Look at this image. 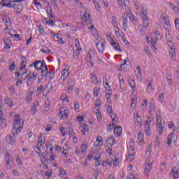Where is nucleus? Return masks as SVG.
Listing matches in <instances>:
<instances>
[{
    "mask_svg": "<svg viewBox=\"0 0 179 179\" xmlns=\"http://www.w3.org/2000/svg\"><path fill=\"white\" fill-rule=\"evenodd\" d=\"M24 122L20 118V115H16L15 116L13 122V131L12 134L8 135L6 138L7 143L8 145H13L17 141L16 135L23 129Z\"/></svg>",
    "mask_w": 179,
    "mask_h": 179,
    "instance_id": "obj_1",
    "label": "nucleus"
},
{
    "mask_svg": "<svg viewBox=\"0 0 179 179\" xmlns=\"http://www.w3.org/2000/svg\"><path fill=\"white\" fill-rule=\"evenodd\" d=\"M128 17L133 23H138V18L132 15V11H131L129 6L125 8V13H124L122 18L123 30L124 31H127V29H128Z\"/></svg>",
    "mask_w": 179,
    "mask_h": 179,
    "instance_id": "obj_2",
    "label": "nucleus"
},
{
    "mask_svg": "<svg viewBox=\"0 0 179 179\" xmlns=\"http://www.w3.org/2000/svg\"><path fill=\"white\" fill-rule=\"evenodd\" d=\"M156 127L157 131L159 132V135L163 134V129H164V125L162 123V115H160V111L156 113Z\"/></svg>",
    "mask_w": 179,
    "mask_h": 179,
    "instance_id": "obj_3",
    "label": "nucleus"
},
{
    "mask_svg": "<svg viewBox=\"0 0 179 179\" xmlns=\"http://www.w3.org/2000/svg\"><path fill=\"white\" fill-rule=\"evenodd\" d=\"M152 164H153V159L151 157L146 158L145 164V174L146 177H149V173L152 170Z\"/></svg>",
    "mask_w": 179,
    "mask_h": 179,
    "instance_id": "obj_4",
    "label": "nucleus"
},
{
    "mask_svg": "<svg viewBox=\"0 0 179 179\" xmlns=\"http://www.w3.org/2000/svg\"><path fill=\"white\" fill-rule=\"evenodd\" d=\"M150 124H152V117H148L147 120L145 121V133L147 136H150L152 131L150 130Z\"/></svg>",
    "mask_w": 179,
    "mask_h": 179,
    "instance_id": "obj_5",
    "label": "nucleus"
},
{
    "mask_svg": "<svg viewBox=\"0 0 179 179\" xmlns=\"http://www.w3.org/2000/svg\"><path fill=\"white\" fill-rule=\"evenodd\" d=\"M166 40H168V45L170 47V50H169V55L171 57V59H173L174 61V59H176V48H173L171 46V39L170 38V37H168L167 35H166Z\"/></svg>",
    "mask_w": 179,
    "mask_h": 179,
    "instance_id": "obj_6",
    "label": "nucleus"
},
{
    "mask_svg": "<svg viewBox=\"0 0 179 179\" xmlns=\"http://www.w3.org/2000/svg\"><path fill=\"white\" fill-rule=\"evenodd\" d=\"M81 14V20L83 22H85L86 24H92L93 23V21H92V19L90 18V13H87V11L85 10Z\"/></svg>",
    "mask_w": 179,
    "mask_h": 179,
    "instance_id": "obj_7",
    "label": "nucleus"
},
{
    "mask_svg": "<svg viewBox=\"0 0 179 179\" xmlns=\"http://www.w3.org/2000/svg\"><path fill=\"white\" fill-rule=\"evenodd\" d=\"M47 66V64L45 62L41 60H36L35 61V69L36 71H43L44 68Z\"/></svg>",
    "mask_w": 179,
    "mask_h": 179,
    "instance_id": "obj_8",
    "label": "nucleus"
},
{
    "mask_svg": "<svg viewBox=\"0 0 179 179\" xmlns=\"http://www.w3.org/2000/svg\"><path fill=\"white\" fill-rule=\"evenodd\" d=\"M141 16L143 19V25L144 29H148L149 26V18H148V13L146 11H142Z\"/></svg>",
    "mask_w": 179,
    "mask_h": 179,
    "instance_id": "obj_9",
    "label": "nucleus"
},
{
    "mask_svg": "<svg viewBox=\"0 0 179 179\" xmlns=\"http://www.w3.org/2000/svg\"><path fill=\"white\" fill-rule=\"evenodd\" d=\"M59 115L61 120L67 118L68 115H69V110H68V108L62 107L59 110Z\"/></svg>",
    "mask_w": 179,
    "mask_h": 179,
    "instance_id": "obj_10",
    "label": "nucleus"
},
{
    "mask_svg": "<svg viewBox=\"0 0 179 179\" xmlns=\"http://www.w3.org/2000/svg\"><path fill=\"white\" fill-rule=\"evenodd\" d=\"M69 76V71L66 69H63L62 71V76L59 79L60 85H64L65 83V80Z\"/></svg>",
    "mask_w": 179,
    "mask_h": 179,
    "instance_id": "obj_11",
    "label": "nucleus"
},
{
    "mask_svg": "<svg viewBox=\"0 0 179 179\" xmlns=\"http://www.w3.org/2000/svg\"><path fill=\"white\" fill-rule=\"evenodd\" d=\"M7 8H14V9L16 10L17 13H20V12H22V10H23V7L22 6V5L20 4H13L9 3L8 4H6Z\"/></svg>",
    "mask_w": 179,
    "mask_h": 179,
    "instance_id": "obj_12",
    "label": "nucleus"
},
{
    "mask_svg": "<svg viewBox=\"0 0 179 179\" xmlns=\"http://www.w3.org/2000/svg\"><path fill=\"white\" fill-rule=\"evenodd\" d=\"M134 120L136 125H138V127H141L142 125V118L141 117L139 113L136 112L135 113H134Z\"/></svg>",
    "mask_w": 179,
    "mask_h": 179,
    "instance_id": "obj_13",
    "label": "nucleus"
},
{
    "mask_svg": "<svg viewBox=\"0 0 179 179\" xmlns=\"http://www.w3.org/2000/svg\"><path fill=\"white\" fill-rule=\"evenodd\" d=\"M96 48L99 51V52H100L101 54H103V52H104V50L106 48V42L103 41V42H97L96 43Z\"/></svg>",
    "mask_w": 179,
    "mask_h": 179,
    "instance_id": "obj_14",
    "label": "nucleus"
},
{
    "mask_svg": "<svg viewBox=\"0 0 179 179\" xmlns=\"http://www.w3.org/2000/svg\"><path fill=\"white\" fill-rule=\"evenodd\" d=\"M46 12L48 13V16L49 19H55V16L54 15V13H52V9H51V3H48L46 6Z\"/></svg>",
    "mask_w": 179,
    "mask_h": 179,
    "instance_id": "obj_15",
    "label": "nucleus"
},
{
    "mask_svg": "<svg viewBox=\"0 0 179 179\" xmlns=\"http://www.w3.org/2000/svg\"><path fill=\"white\" fill-rule=\"evenodd\" d=\"M52 75H54V72L52 71H48V66H45L43 68V70L41 71V76H50V78H52Z\"/></svg>",
    "mask_w": 179,
    "mask_h": 179,
    "instance_id": "obj_16",
    "label": "nucleus"
},
{
    "mask_svg": "<svg viewBox=\"0 0 179 179\" xmlns=\"http://www.w3.org/2000/svg\"><path fill=\"white\" fill-rule=\"evenodd\" d=\"M40 106V102L38 101H35L33 103V106L31 108V113L32 115H35V114L37 113V108Z\"/></svg>",
    "mask_w": 179,
    "mask_h": 179,
    "instance_id": "obj_17",
    "label": "nucleus"
},
{
    "mask_svg": "<svg viewBox=\"0 0 179 179\" xmlns=\"http://www.w3.org/2000/svg\"><path fill=\"white\" fill-rule=\"evenodd\" d=\"M156 110V107L155 105V100L151 99L150 101V106H149V113L151 115H153V113H155Z\"/></svg>",
    "mask_w": 179,
    "mask_h": 179,
    "instance_id": "obj_18",
    "label": "nucleus"
},
{
    "mask_svg": "<svg viewBox=\"0 0 179 179\" xmlns=\"http://www.w3.org/2000/svg\"><path fill=\"white\" fill-rule=\"evenodd\" d=\"M6 166L8 167V166H10V163L13 162V158L12 157V156L10 155V153H7L6 155Z\"/></svg>",
    "mask_w": 179,
    "mask_h": 179,
    "instance_id": "obj_19",
    "label": "nucleus"
},
{
    "mask_svg": "<svg viewBox=\"0 0 179 179\" xmlns=\"http://www.w3.org/2000/svg\"><path fill=\"white\" fill-rule=\"evenodd\" d=\"M135 73L137 76L138 80H142V70L141 69V66L136 67V70H135Z\"/></svg>",
    "mask_w": 179,
    "mask_h": 179,
    "instance_id": "obj_20",
    "label": "nucleus"
},
{
    "mask_svg": "<svg viewBox=\"0 0 179 179\" xmlns=\"http://www.w3.org/2000/svg\"><path fill=\"white\" fill-rule=\"evenodd\" d=\"M170 177H172V178L174 179H178L179 175H178V170L176 169V167H174L171 172L169 174Z\"/></svg>",
    "mask_w": 179,
    "mask_h": 179,
    "instance_id": "obj_21",
    "label": "nucleus"
},
{
    "mask_svg": "<svg viewBox=\"0 0 179 179\" xmlns=\"http://www.w3.org/2000/svg\"><path fill=\"white\" fill-rule=\"evenodd\" d=\"M26 65H27V59L26 57L22 56L20 62V70L23 71L26 68Z\"/></svg>",
    "mask_w": 179,
    "mask_h": 179,
    "instance_id": "obj_22",
    "label": "nucleus"
},
{
    "mask_svg": "<svg viewBox=\"0 0 179 179\" xmlns=\"http://www.w3.org/2000/svg\"><path fill=\"white\" fill-rule=\"evenodd\" d=\"M89 148V143H83L81 144L80 150L82 155L86 153L87 152V149Z\"/></svg>",
    "mask_w": 179,
    "mask_h": 179,
    "instance_id": "obj_23",
    "label": "nucleus"
},
{
    "mask_svg": "<svg viewBox=\"0 0 179 179\" xmlns=\"http://www.w3.org/2000/svg\"><path fill=\"white\" fill-rule=\"evenodd\" d=\"M122 134V127L121 126L115 127L114 128V134L115 136H121Z\"/></svg>",
    "mask_w": 179,
    "mask_h": 179,
    "instance_id": "obj_24",
    "label": "nucleus"
},
{
    "mask_svg": "<svg viewBox=\"0 0 179 179\" xmlns=\"http://www.w3.org/2000/svg\"><path fill=\"white\" fill-rule=\"evenodd\" d=\"M80 130L81 131L82 134L86 135V132L89 131V127L87 124H81L80 125Z\"/></svg>",
    "mask_w": 179,
    "mask_h": 179,
    "instance_id": "obj_25",
    "label": "nucleus"
},
{
    "mask_svg": "<svg viewBox=\"0 0 179 179\" xmlns=\"http://www.w3.org/2000/svg\"><path fill=\"white\" fill-rule=\"evenodd\" d=\"M3 43L6 45V47H4V48L6 50H9L10 48V44L12 43V41H10V38H5L3 40Z\"/></svg>",
    "mask_w": 179,
    "mask_h": 179,
    "instance_id": "obj_26",
    "label": "nucleus"
},
{
    "mask_svg": "<svg viewBox=\"0 0 179 179\" xmlns=\"http://www.w3.org/2000/svg\"><path fill=\"white\" fill-rule=\"evenodd\" d=\"M94 146H96V148H100V146H103V138L101 136H98L96 138V141L94 143Z\"/></svg>",
    "mask_w": 179,
    "mask_h": 179,
    "instance_id": "obj_27",
    "label": "nucleus"
},
{
    "mask_svg": "<svg viewBox=\"0 0 179 179\" xmlns=\"http://www.w3.org/2000/svg\"><path fill=\"white\" fill-rule=\"evenodd\" d=\"M38 145H39L41 148L45 145V137L41 136L38 138Z\"/></svg>",
    "mask_w": 179,
    "mask_h": 179,
    "instance_id": "obj_28",
    "label": "nucleus"
},
{
    "mask_svg": "<svg viewBox=\"0 0 179 179\" xmlns=\"http://www.w3.org/2000/svg\"><path fill=\"white\" fill-rule=\"evenodd\" d=\"M110 45H112V47L116 51H119L120 52H121V51H122L121 50V47L120 46V43H118V41H115V42L112 43V44H110Z\"/></svg>",
    "mask_w": 179,
    "mask_h": 179,
    "instance_id": "obj_29",
    "label": "nucleus"
},
{
    "mask_svg": "<svg viewBox=\"0 0 179 179\" xmlns=\"http://www.w3.org/2000/svg\"><path fill=\"white\" fill-rule=\"evenodd\" d=\"M76 53L77 54V55H79V51H80V50H82V48H80V43L79 42V39H76Z\"/></svg>",
    "mask_w": 179,
    "mask_h": 179,
    "instance_id": "obj_30",
    "label": "nucleus"
},
{
    "mask_svg": "<svg viewBox=\"0 0 179 179\" xmlns=\"http://www.w3.org/2000/svg\"><path fill=\"white\" fill-rule=\"evenodd\" d=\"M152 90H153V87L152 85V83L150 80H148L147 82V87H146V92L147 93H152Z\"/></svg>",
    "mask_w": 179,
    "mask_h": 179,
    "instance_id": "obj_31",
    "label": "nucleus"
},
{
    "mask_svg": "<svg viewBox=\"0 0 179 179\" xmlns=\"http://www.w3.org/2000/svg\"><path fill=\"white\" fill-rule=\"evenodd\" d=\"M38 75V74L37 73V72L31 73V75L29 77V79L30 82H31V83H33L34 80H36V78H37Z\"/></svg>",
    "mask_w": 179,
    "mask_h": 179,
    "instance_id": "obj_32",
    "label": "nucleus"
},
{
    "mask_svg": "<svg viewBox=\"0 0 179 179\" xmlns=\"http://www.w3.org/2000/svg\"><path fill=\"white\" fill-rule=\"evenodd\" d=\"M5 118L3 117V111L0 110V125L1 127H3V125H5Z\"/></svg>",
    "mask_w": 179,
    "mask_h": 179,
    "instance_id": "obj_33",
    "label": "nucleus"
},
{
    "mask_svg": "<svg viewBox=\"0 0 179 179\" xmlns=\"http://www.w3.org/2000/svg\"><path fill=\"white\" fill-rule=\"evenodd\" d=\"M4 101L6 104L8 106V107H13V102L12 101V99H10V98L9 97L6 98Z\"/></svg>",
    "mask_w": 179,
    "mask_h": 179,
    "instance_id": "obj_34",
    "label": "nucleus"
},
{
    "mask_svg": "<svg viewBox=\"0 0 179 179\" xmlns=\"http://www.w3.org/2000/svg\"><path fill=\"white\" fill-rule=\"evenodd\" d=\"M48 18H44L43 20V23H46V24H51L52 26H54V24H55V22L51 19H50L49 20H47Z\"/></svg>",
    "mask_w": 179,
    "mask_h": 179,
    "instance_id": "obj_35",
    "label": "nucleus"
},
{
    "mask_svg": "<svg viewBox=\"0 0 179 179\" xmlns=\"http://www.w3.org/2000/svg\"><path fill=\"white\" fill-rule=\"evenodd\" d=\"M145 139V136L142 133L138 134V143H143V141Z\"/></svg>",
    "mask_w": 179,
    "mask_h": 179,
    "instance_id": "obj_36",
    "label": "nucleus"
},
{
    "mask_svg": "<svg viewBox=\"0 0 179 179\" xmlns=\"http://www.w3.org/2000/svg\"><path fill=\"white\" fill-rule=\"evenodd\" d=\"M53 40L55 41H57L59 43V44H64V40L62 39V38H60L59 36H58L57 34H56L55 36V37L53 38Z\"/></svg>",
    "mask_w": 179,
    "mask_h": 179,
    "instance_id": "obj_37",
    "label": "nucleus"
},
{
    "mask_svg": "<svg viewBox=\"0 0 179 179\" xmlns=\"http://www.w3.org/2000/svg\"><path fill=\"white\" fill-rule=\"evenodd\" d=\"M150 43L152 50L154 51V52H156V51H157V43H156V41H152Z\"/></svg>",
    "mask_w": 179,
    "mask_h": 179,
    "instance_id": "obj_38",
    "label": "nucleus"
},
{
    "mask_svg": "<svg viewBox=\"0 0 179 179\" xmlns=\"http://www.w3.org/2000/svg\"><path fill=\"white\" fill-rule=\"evenodd\" d=\"M129 85L130 86V87L132 89V90H134V89H135V87H136V83H135V80L131 79L129 80Z\"/></svg>",
    "mask_w": 179,
    "mask_h": 179,
    "instance_id": "obj_39",
    "label": "nucleus"
},
{
    "mask_svg": "<svg viewBox=\"0 0 179 179\" xmlns=\"http://www.w3.org/2000/svg\"><path fill=\"white\" fill-rule=\"evenodd\" d=\"M135 8L136 9V10H140V13L141 12H143V10H142V6L141 5V3H139V1H136L135 2Z\"/></svg>",
    "mask_w": 179,
    "mask_h": 179,
    "instance_id": "obj_40",
    "label": "nucleus"
},
{
    "mask_svg": "<svg viewBox=\"0 0 179 179\" xmlns=\"http://www.w3.org/2000/svg\"><path fill=\"white\" fill-rule=\"evenodd\" d=\"M119 37H121L124 44H129V42H128V41L127 40V37H125V34H123L122 31H121L120 36Z\"/></svg>",
    "mask_w": 179,
    "mask_h": 179,
    "instance_id": "obj_41",
    "label": "nucleus"
},
{
    "mask_svg": "<svg viewBox=\"0 0 179 179\" xmlns=\"http://www.w3.org/2000/svg\"><path fill=\"white\" fill-rule=\"evenodd\" d=\"M173 138H174V133H172L168 136L167 145L169 146H170V145H171V141H173Z\"/></svg>",
    "mask_w": 179,
    "mask_h": 179,
    "instance_id": "obj_42",
    "label": "nucleus"
},
{
    "mask_svg": "<svg viewBox=\"0 0 179 179\" xmlns=\"http://www.w3.org/2000/svg\"><path fill=\"white\" fill-rule=\"evenodd\" d=\"M119 83L120 89H125V81L124 80V78H119Z\"/></svg>",
    "mask_w": 179,
    "mask_h": 179,
    "instance_id": "obj_43",
    "label": "nucleus"
},
{
    "mask_svg": "<svg viewBox=\"0 0 179 179\" xmlns=\"http://www.w3.org/2000/svg\"><path fill=\"white\" fill-rule=\"evenodd\" d=\"M34 150H35L36 153H37L38 155H41V145L37 144L34 147Z\"/></svg>",
    "mask_w": 179,
    "mask_h": 179,
    "instance_id": "obj_44",
    "label": "nucleus"
},
{
    "mask_svg": "<svg viewBox=\"0 0 179 179\" xmlns=\"http://www.w3.org/2000/svg\"><path fill=\"white\" fill-rule=\"evenodd\" d=\"M91 79L92 80H95L96 85H99L100 83V81L97 78V76L96 74L91 73Z\"/></svg>",
    "mask_w": 179,
    "mask_h": 179,
    "instance_id": "obj_45",
    "label": "nucleus"
},
{
    "mask_svg": "<svg viewBox=\"0 0 179 179\" xmlns=\"http://www.w3.org/2000/svg\"><path fill=\"white\" fill-rule=\"evenodd\" d=\"M100 159H101V155H99L98 157H95L94 159H95V163L96 164V167H99V166H100V164H101V162H100Z\"/></svg>",
    "mask_w": 179,
    "mask_h": 179,
    "instance_id": "obj_46",
    "label": "nucleus"
},
{
    "mask_svg": "<svg viewBox=\"0 0 179 179\" xmlns=\"http://www.w3.org/2000/svg\"><path fill=\"white\" fill-rule=\"evenodd\" d=\"M1 5L3 6H6L8 7L7 5H8L9 3H12V1L10 0H2L0 2Z\"/></svg>",
    "mask_w": 179,
    "mask_h": 179,
    "instance_id": "obj_47",
    "label": "nucleus"
},
{
    "mask_svg": "<svg viewBox=\"0 0 179 179\" xmlns=\"http://www.w3.org/2000/svg\"><path fill=\"white\" fill-rule=\"evenodd\" d=\"M149 103V101L148 99H145L143 101V103H142L141 108L142 110H146L148 108V103Z\"/></svg>",
    "mask_w": 179,
    "mask_h": 179,
    "instance_id": "obj_48",
    "label": "nucleus"
},
{
    "mask_svg": "<svg viewBox=\"0 0 179 179\" xmlns=\"http://www.w3.org/2000/svg\"><path fill=\"white\" fill-rule=\"evenodd\" d=\"M164 100V92L161 93L158 96V101L161 102L163 104V101Z\"/></svg>",
    "mask_w": 179,
    "mask_h": 179,
    "instance_id": "obj_49",
    "label": "nucleus"
},
{
    "mask_svg": "<svg viewBox=\"0 0 179 179\" xmlns=\"http://www.w3.org/2000/svg\"><path fill=\"white\" fill-rule=\"evenodd\" d=\"M93 54H94V52H93V50H92V49H90L88 51V53L87 55V59L88 61L89 59H92V55H93Z\"/></svg>",
    "mask_w": 179,
    "mask_h": 179,
    "instance_id": "obj_50",
    "label": "nucleus"
},
{
    "mask_svg": "<svg viewBox=\"0 0 179 179\" xmlns=\"http://www.w3.org/2000/svg\"><path fill=\"white\" fill-rule=\"evenodd\" d=\"M3 21L6 23V26H10L12 24V20H10V18L9 17L4 18Z\"/></svg>",
    "mask_w": 179,
    "mask_h": 179,
    "instance_id": "obj_51",
    "label": "nucleus"
},
{
    "mask_svg": "<svg viewBox=\"0 0 179 179\" xmlns=\"http://www.w3.org/2000/svg\"><path fill=\"white\" fill-rule=\"evenodd\" d=\"M134 157H135V154H129L127 157V160H128V162H132Z\"/></svg>",
    "mask_w": 179,
    "mask_h": 179,
    "instance_id": "obj_52",
    "label": "nucleus"
},
{
    "mask_svg": "<svg viewBox=\"0 0 179 179\" xmlns=\"http://www.w3.org/2000/svg\"><path fill=\"white\" fill-rule=\"evenodd\" d=\"M50 86H51V84H50V83L46 84L44 88V92L46 91L47 93H50L51 92V90H50Z\"/></svg>",
    "mask_w": 179,
    "mask_h": 179,
    "instance_id": "obj_53",
    "label": "nucleus"
},
{
    "mask_svg": "<svg viewBox=\"0 0 179 179\" xmlns=\"http://www.w3.org/2000/svg\"><path fill=\"white\" fill-rule=\"evenodd\" d=\"M16 68V64H15V62H12L11 63H10V71H15Z\"/></svg>",
    "mask_w": 179,
    "mask_h": 179,
    "instance_id": "obj_54",
    "label": "nucleus"
},
{
    "mask_svg": "<svg viewBox=\"0 0 179 179\" xmlns=\"http://www.w3.org/2000/svg\"><path fill=\"white\" fill-rule=\"evenodd\" d=\"M37 27L40 34L41 35L44 34V27H43V25H39Z\"/></svg>",
    "mask_w": 179,
    "mask_h": 179,
    "instance_id": "obj_55",
    "label": "nucleus"
},
{
    "mask_svg": "<svg viewBox=\"0 0 179 179\" xmlns=\"http://www.w3.org/2000/svg\"><path fill=\"white\" fill-rule=\"evenodd\" d=\"M100 94V88H94L93 90V94L95 96H99V94Z\"/></svg>",
    "mask_w": 179,
    "mask_h": 179,
    "instance_id": "obj_56",
    "label": "nucleus"
},
{
    "mask_svg": "<svg viewBox=\"0 0 179 179\" xmlns=\"http://www.w3.org/2000/svg\"><path fill=\"white\" fill-rule=\"evenodd\" d=\"M96 118L98 120L101 121L103 120V117L101 116V113L98 109V111L96 113Z\"/></svg>",
    "mask_w": 179,
    "mask_h": 179,
    "instance_id": "obj_57",
    "label": "nucleus"
},
{
    "mask_svg": "<svg viewBox=\"0 0 179 179\" xmlns=\"http://www.w3.org/2000/svg\"><path fill=\"white\" fill-rule=\"evenodd\" d=\"M143 52H145L147 55H151L150 50H149V47L145 46L143 48Z\"/></svg>",
    "mask_w": 179,
    "mask_h": 179,
    "instance_id": "obj_58",
    "label": "nucleus"
},
{
    "mask_svg": "<svg viewBox=\"0 0 179 179\" xmlns=\"http://www.w3.org/2000/svg\"><path fill=\"white\" fill-rule=\"evenodd\" d=\"M114 128H115V124H114L108 125V128H107L108 132L113 131Z\"/></svg>",
    "mask_w": 179,
    "mask_h": 179,
    "instance_id": "obj_59",
    "label": "nucleus"
},
{
    "mask_svg": "<svg viewBox=\"0 0 179 179\" xmlns=\"http://www.w3.org/2000/svg\"><path fill=\"white\" fill-rule=\"evenodd\" d=\"M86 61L89 67L91 66L92 68H93V66H94V63L93 62V61H92V59H86Z\"/></svg>",
    "mask_w": 179,
    "mask_h": 179,
    "instance_id": "obj_60",
    "label": "nucleus"
},
{
    "mask_svg": "<svg viewBox=\"0 0 179 179\" xmlns=\"http://www.w3.org/2000/svg\"><path fill=\"white\" fill-rule=\"evenodd\" d=\"M16 162L17 164H20V166H23V162H22V158L20 156L17 157Z\"/></svg>",
    "mask_w": 179,
    "mask_h": 179,
    "instance_id": "obj_61",
    "label": "nucleus"
},
{
    "mask_svg": "<svg viewBox=\"0 0 179 179\" xmlns=\"http://www.w3.org/2000/svg\"><path fill=\"white\" fill-rule=\"evenodd\" d=\"M95 106L96 107H101V100L96 99L95 101Z\"/></svg>",
    "mask_w": 179,
    "mask_h": 179,
    "instance_id": "obj_62",
    "label": "nucleus"
},
{
    "mask_svg": "<svg viewBox=\"0 0 179 179\" xmlns=\"http://www.w3.org/2000/svg\"><path fill=\"white\" fill-rule=\"evenodd\" d=\"M43 85H41L37 88L36 90L37 94H40L43 92Z\"/></svg>",
    "mask_w": 179,
    "mask_h": 179,
    "instance_id": "obj_63",
    "label": "nucleus"
},
{
    "mask_svg": "<svg viewBox=\"0 0 179 179\" xmlns=\"http://www.w3.org/2000/svg\"><path fill=\"white\" fill-rule=\"evenodd\" d=\"M175 26H176L177 30H179V19L178 18H176L175 20Z\"/></svg>",
    "mask_w": 179,
    "mask_h": 179,
    "instance_id": "obj_64",
    "label": "nucleus"
}]
</instances>
